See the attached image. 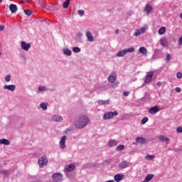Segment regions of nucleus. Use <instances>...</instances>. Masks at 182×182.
<instances>
[{
	"label": "nucleus",
	"mask_w": 182,
	"mask_h": 182,
	"mask_svg": "<svg viewBox=\"0 0 182 182\" xmlns=\"http://www.w3.org/2000/svg\"><path fill=\"white\" fill-rule=\"evenodd\" d=\"M6 82H11V75H6L5 77Z\"/></svg>",
	"instance_id": "obj_40"
},
{
	"label": "nucleus",
	"mask_w": 182,
	"mask_h": 182,
	"mask_svg": "<svg viewBox=\"0 0 182 182\" xmlns=\"http://www.w3.org/2000/svg\"><path fill=\"white\" fill-rule=\"evenodd\" d=\"M176 77H178V79H181L182 77V73H178L176 74Z\"/></svg>",
	"instance_id": "obj_42"
},
{
	"label": "nucleus",
	"mask_w": 182,
	"mask_h": 182,
	"mask_svg": "<svg viewBox=\"0 0 182 182\" xmlns=\"http://www.w3.org/2000/svg\"><path fill=\"white\" fill-rule=\"evenodd\" d=\"M154 75V73L153 71H149L145 77V80H144L145 83H150V82H151L153 79Z\"/></svg>",
	"instance_id": "obj_5"
},
{
	"label": "nucleus",
	"mask_w": 182,
	"mask_h": 182,
	"mask_svg": "<svg viewBox=\"0 0 182 182\" xmlns=\"http://www.w3.org/2000/svg\"><path fill=\"white\" fill-rule=\"evenodd\" d=\"M40 106L43 110H46L48 109V103H41Z\"/></svg>",
	"instance_id": "obj_30"
},
{
	"label": "nucleus",
	"mask_w": 182,
	"mask_h": 182,
	"mask_svg": "<svg viewBox=\"0 0 182 182\" xmlns=\"http://www.w3.org/2000/svg\"><path fill=\"white\" fill-rule=\"evenodd\" d=\"M108 80L110 82V83H114L116 81V73H112L108 77Z\"/></svg>",
	"instance_id": "obj_12"
},
{
	"label": "nucleus",
	"mask_w": 182,
	"mask_h": 182,
	"mask_svg": "<svg viewBox=\"0 0 182 182\" xmlns=\"http://www.w3.org/2000/svg\"><path fill=\"white\" fill-rule=\"evenodd\" d=\"M175 90H176V92L177 93H180V92H181V88H180V87H176V88L175 89Z\"/></svg>",
	"instance_id": "obj_45"
},
{
	"label": "nucleus",
	"mask_w": 182,
	"mask_h": 182,
	"mask_svg": "<svg viewBox=\"0 0 182 182\" xmlns=\"http://www.w3.org/2000/svg\"><path fill=\"white\" fill-rule=\"evenodd\" d=\"M75 164L67 165L65 167V170H66L68 173L70 171H73L75 170Z\"/></svg>",
	"instance_id": "obj_11"
},
{
	"label": "nucleus",
	"mask_w": 182,
	"mask_h": 182,
	"mask_svg": "<svg viewBox=\"0 0 182 182\" xmlns=\"http://www.w3.org/2000/svg\"><path fill=\"white\" fill-rule=\"evenodd\" d=\"M0 144H5V146H9V144H11V142L6 139H0Z\"/></svg>",
	"instance_id": "obj_20"
},
{
	"label": "nucleus",
	"mask_w": 182,
	"mask_h": 182,
	"mask_svg": "<svg viewBox=\"0 0 182 182\" xmlns=\"http://www.w3.org/2000/svg\"><path fill=\"white\" fill-rule=\"evenodd\" d=\"M0 56H1V53H0Z\"/></svg>",
	"instance_id": "obj_54"
},
{
	"label": "nucleus",
	"mask_w": 182,
	"mask_h": 182,
	"mask_svg": "<svg viewBox=\"0 0 182 182\" xmlns=\"http://www.w3.org/2000/svg\"><path fill=\"white\" fill-rule=\"evenodd\" d=\"M160 42H161V46H165V47L168 46V41L166 38V37L161 38Z\"/></svg>",
	"instance_id": "obj_10"
},
{
	"label": "nucleus",
	"mask_w": 182,
	"mask_h": 182,
	"mask_svg": "<svg viewBox=\"0 0 182 182\" xmlns=\"http://www.w3.org/2000/svg\"><path fill=\"white\" fill-rule=\"evenodd\" d=\"M141 35V33H140V31L138 30L134 33V36H140Z\"/></svg>",
	"instance_id": "obj_41"
},
{
	"label": "nucleus",
	"mask_w": 182,
	"mask_h": 182,
	"mask_svg": "<svg viewBox=\"0 0 182 182\" xmlns=\"http://www.w3.org/2000/svg\"><path fill=\"white\" fill-rule=\"evenodd\" d=\"M146 160H153L154 159V156H153V155H146Z\"/></svg>",
	"instance_id": "obj_36"
},
{
	"label": "nucleus",
	"mask_w": 182,
	"mask_h": 182,
	"mask_svg": "<svg viewBox=\"0 0 182 182\" xmlns=\"http://www.w3.org/2000/svg\"><path fill=\"white\" fill-rule=\"evenodd\" d=\"M130 166V163L127 161H124L119 163L120 168H126Z\"/></svg>",
	"instance_id": "obj_8"
},
{
	"label": "nucleus",
	"mask_w": 182,
	"mask_h": 182,
	"mask_svg": "<svg viewBox=\"0 0 182 182\" xmlns=\"http://www.w3.org/2000/svg\"><path fill=\"white\" fill-rule=\"evenodd\" d=\"M89 123V118L87 117L82 115L78 118V119L75 122V127L77 129H83L85 126H87Z\"/></svg>",
	"instance_id": "obj_1"
},
{
	"label": "nucleus",
	"mask_w": 182,
	"mask_h": 182,
	"mask_svg": "<svg viewBox=\"0 0 182 182\" xmlns=\"http://www.w3.org/2000/svg\"><path fill=\"white\" fill-rule=\"evenodd\" d=\"M4 89L14 92L15 90V89H16V86H15L14 85H4Z\"/></svg>",
	"instance_id": "obj_16"
},
{
	"label": "nucleus",
	"mask_w": 182,
	"mask_h": 182,
	"mask_svg": "<svg viewBox=\"0 0 182 182\" xmlns=\"http://www.w3.org/2000/svg\"><path fill=\"white\" fill-rule=\"evenodd\" d=\"M66 136H63L60 141V149H66Z\"/></svg>",
	"instance_id": "obj_7"
},
{
	"label": "nucleus",
	"mask_w": 182,
	"mask_h": 182,
	"mask_svg": "<svg viewBox=\"0 0 182 182\" xmlns=\"http://www.w3.org/2000/svg\"><path fill=\"white\" fill-rule=\"evenodd\" d=\"M21 49H23V50H26V51H28V50H29V49H31V44L26 43L24 41H21Z\"/></svg>",
	"instance_id": "obj_6"
},
{
	"label": "nucleus",
	"mask_w": 182,
	"mask_h": 182,
	"mask_svg": "<svg viewBox=\"0 0 182 182\" xmlns=\"http://www.w3.org/2000/svg\"><path fill=\"white\" fill-rule=\"evenodd\" d=\"M78 14L80 16H83L85 15V11L84 10H79Z\"/></svg>",
	"instance_id": "obj_38"
},
{
	"label": "nucleus",
	"mask_w": 182,
	"mask_h": 182,
	"mask_svg": "<svg viewBox=\"0 0 182 182\" xmlns=\"http://www.w3.org/2000/svg\"><path fill=\"white\" fill-rule=\"evenodd\" d=\"M125 51L127 52H129V53H132L133 52H134V47H131L129 48H127V49H125Z\"/></svg>",
	"instance_id": "obj_33"
},
{
	"label": "nucleus",
	"mask_w": 182,
	"mask_h": 182,
	"mask_svg": "<svg viewBox=\"0 0 182 182\" xmlns=\"http://www.w3.org/2000/svg\"><path fill=\"white\" fill-rule=\"evenodd\" d=\"M86 36L90 42H93V41H95L93 35H92V33H90V31L86 32Z\"/></svg>",
	"instance_id": "obj_18"
},
{
	"label": "nucleus",
	"mask_w": 182,
	"mask_h": 182,
	"mask_svg": "<svg viewBox=\"0 0 182 182\" xmlns=\"http://www.w3.org/2000/svg\"><path fill=\"white\" fill-rule=\"evenodd\" d=\"M126 53H127L126 50H122L117 53V56H118V58H122V56H124Z\"/></svg>",
	"instance_id": "obj_22"
},
{
	"label": "nucleus",
	"mask_w": 182,
	"mask_h": 182,
	"mask_svg": "<svg viewBox=\"0 0 182 182\" xmlns=\"http://www.w3.org/2000/svg\"><path fill=\"white\" fill-rule=\"evenodd\" d=\"M53 122H62V120H63V118L59 115H54L53 117Z\"/></svg>",
	"instance_id": "obj_21"
},
{
	"label": "nucleus",
	"mask_w": 182,
	"mask_h": 182,
	"mask_svg": "<svg viewBox=\"0 0 182 182\" xmlns=\"http://www.w3.org/2000/svg\"><path fill=\"white\" fill-rule=\"evenodd\" d=\"M73 50L75 53H79V52H80L79 47H74Z\"/></svg>",
	"instance_id": "obj_35"
},
{
	"label": "nucleus",
	"mask_w": 182,
	"mask_h": 182,
	"mask_svg": "<svg viewBox=\"0 0 182 182\" xmlns=\"http://www.w3.org/2000/svg\"><path fill=\"white\" fill-rule=\"evenodd\" d=\"M38 90H39V92H45V90H46V87H45L43 86H40L38 87Z\"/></svg>",
	"instance_id": "obj_37"
},
{
	"label": "nucleus",
	"mask_w": 182,
	"mask_h": 182,
	"mask_svg": "<svg viewBox=\"0 0 182 182\" xmlns=\"http://www.w3.org/2000/svg\"><path fill=\"white\" fill-rule=\"evenodd\" d=\"M65 55H67L68 56H70L72 55V51L68 48L64 50Z\"/></svg>",
	"instance_id": "obj_29"
},
{
	"label": "nucleus",
	"mask_w": 182,
	"mask_h": 182,
	"mask_svg": "<svg viewBox=\"0 0 182 182\" xmlns=\"http://www.w3.org/2000/svg\"><path fill=\"white\" fill-rule=\"evenodd\" d=\"M114 178L115 181L119 182V181H122V180H123V178H124V175L118 173L114 176Z\"/></svg>",
	"instance_id": "obj_13"
},
{
	"label": "nucleus",
	"mask_w": 182,
	"mask_h": 182,
	"mask_svg": "<svg viewBox=\"0 0 182 182\" xmlns=\"http://www.w3.org/2000/svg\"><path fill=\"white\" fill-rule=\"evenodd\" d=\"M179 45H182V37H181L178 40Z\"/></svg>",
	"instance_id": "obj_48"
},
{
	"label": "nucleus",
	"mask_w": 182,
	"mask_h": 182,
	"mask_svg": "<svg viewBox=\"0 0 182 182\" xmlns=\"http://www.w3.org/2000/svg\"><path fill=\"white\" fill-rule=\"evenodd\" d=\"M117 141L114 140V139H111L109 141V145L110 146V147H114V146H117Z\"/></svg>",
	"instance_id": "obj_24"
},
{
	"label": "nucleus",
	"mask_w": 182,
	"mask_h": 182,
	"mask_svg": "<svg viewBox=\"0 0 182 182\" xmlns=\"http://www.w3.org/2000/svg\"><path fill=\"white\" fill-rule=\"evenodd\" d=\"M24 14L28 16H31L32 15V11L29 9L24 10Z\"/></svg>",
	"instance_id": "obj_32"
},
{
	"label": "nucleus",
	"mask_w": 182,
	"mask_h": 182,
	"mask_svg": "<svg viewBox=\"0 0 182 182\" xmlns=\"http://www.w3.org/2000/svg\"><path fill=\"white\" fill-rule=\"evenodd\" d=\"M129 91H124V92H123V95H124V96H129Z\"/></svg>",
	"instance_id": "obj_46"
},
{
	"label": "nucleus",
	"mask_w": 182,
	"mask_h": 182,
	"mask_svg": "<svg viewBox=\"0 0 182 182\" xmlns=\"http://www.w3.org/2000/svg\"><path fill=\"white\" fill-rule=\"evenodd\" d=\"M180 18L182 19V13L180 14Z\"/></svg>",
	"instance_id": "obj_52"
},
{
	"label": "nucleus",
	"mask_w": 182,
	"mask_h": 182,
	"mask_svg": "<svg viewBox=\"0 0 182 182\" xmlns=\"http://www.w3.org/2000/svg\"><path fill=\"white\" fill-rule=\"evenodd\" d=\"M109 100H100L98 105H109Z\"/></svg>",
	"instance_id": "obj_28"
},
{
	"label": "nucleus",
	"mask_w": 182,
	"mask_h": 182,
	"mask_svg": "<svg viewBox=\"0 0 182 182\" xmlns=\"http://www.w3.org/2000/svg\"><path fill=\"white\" fill-rule=\"evenodd\" d=\"M9 9L11 14H15L18 11V7L15 4H10Z\"/></svg>",
	"instance_id": "obj_17"
},
{
	"label": "nucleus",
	"mask_w": 182,
	"mask_h": 182,
	"mask_svg": "<svg viewBox=\"0 0 182 182\" xmlns=\"http://www.w3.org/2000/svg\"><path fill=\"white\" fill-rule=\"evenodd\" d=\"M159 112H160V109L157 106H155L149 109V113H151V114H156V113Z\"/></svg>",
	"instance_id": "obj_9"
},
{
	"label": "nucleus",
	"mask_w": 182,
	"mask_h": 182,
	"mask_svg": "<svg viewBox=\"0 0 182 182\" xmlns=\"http://www.w3.org/2000/svg\"><path fill=\"white\" fill-rule=\"evenodd\" d=\"M136 143H140L141 144H146V138H143L141 136H138L136 139Z\"/></svg>",
	"instance_id": "obj_14"
},
{
	"label": "nucleus",
	"mask_w": 182,
	"mask_h": 182,
	"mask_svg": "<svg viewBox=\"0 0 182 182\" xmlns=\"http://www.w3.org/2000/svg\"><path fill=\"white\" fill-rule=\"evenodd\" d=\"M69 5H70V0H65V1L63 2V6L66 9V8H68Z\"/></svg>",
	"instance_id": "obj_26"
},
{
	"label": "nucleus",
	"mask_w": 182,
	"mask_h": 182,
	"mask_svg": "<svg viewBox=\"0 0 182 182\" xmlns=\"http://www.w3.org/2000/svg\"><path fill=\"white\" fill-rule=\"evenodd\" d=\"M151 11H153V7L150 4H146L144 12H146L148 15L149 14H151Z\"/></svg>",
	"instance_id": "obj_15"
},
{
	"label": "nucleus",
	"mask_w": 182,
	"mask_h": 182,
	"mask_svg": "<svg viewBox=\"0 0 182 182\" xmlns=\"http://www.w3.org/2000/svg\"><path fill=\"white\" fill-rule=\"evenodd\" d=\"M119 29H117V30H116V31H115V33H119Z\"/></svg>",
	"instance_id": "obj_50"
},
{
	"label": "nucleus",
	"mask_w": 182,
	"mask_h": 182,
	"mask_svg": "<svg viewBox=\"0 0 182 182\" xmlns=\"http://www.w3.org/2000/svg\"><path fill=\"white\" fill-rule=\"evenodd\" d=\"M170 59H171L170 54H167L166 58V60L167 63H168V62H170Z\"/></svg>",
	"instance_id": "obj_39"
},
{
	"label": "nucleus",
	"mask_w": 182,
	"mask_h": 182,
	"mask_svg": "<svg viewBox=\"0 0 182 182\" xmlns=\"http://www.w3.org/2000/svg\"><path fill=\"white\" fill-rule=\"evenodd\" d=\"M139 32L141 33H144V32H146V28H142L139 29Z\"/></svg>",
	"instance_id": "obj_44"
},
{
	"label": "nucleus",
	"mask_w": 182,
	"mask_h": 182,
	"mask_svg": "<svg viewBox=\"0 0 182 182\" xmlns=\"http://www.w3.org/2000/svg\"><path fill=\"white\" fill-rule=\"evenodd\" d=\"M147 122H149V118H147V117H145L141 119L142 124H146V123H147Z\"/></svg>",
	"instance_id": "obj_34"
},
{
	"label": "nucleus",
	"mask_w": 182,
	"mask_h": 182,
	"mask_svg": "<svg viewBox=\"0 0 182 182\" xmlns=\"http://www.w3.org/2000/svg\"><path fill=\"white\" fill-rule=\"evenodd\" d=\"M158 33L159 35H164L166 33V27L163 26L161 28H159Z\"/></svg>",
	"instance_id": "obj_25"
},
{
	"label": "nucleus",
	"mask_w": 182,
	"mask_h": 182,
	"mask_svg": "<svg viewBox=\"0 0 182 182\" xmlns=\"http://www.w3.org/2000/svg\"><path fill=\"white\" fill-rule=\"evenodd\" d=\"M154 177V174H148L146 176V177L145 178L144 182H149L151 180H152Z\"/></svg>",
	"instance_id": "obj_23"
},
{
	"label": "nucleus",
	"mask_w": 182,
	"mask_h": 182,
	"mask_svg": "<svg viewBox=\"0 0 182 182\" xmlns=\"http://www.w3.org/2000/svg\"><path fill=\"white\" fill-rule=\"evenodd\" d=\"M105 182H114V181H113V180H109V181H105Z\"/></svg>",
	"instance_id": "obj_51"
},
{
	"label": "nucleus",
	"mask_w": 182,
	"mask_h": 182,
	"mask_svg": "<svg viewBox=\"0 0 182 182\" xmlns=\"http://www.w3.org/2000/svg\"><path fill=\"white\" fill-rule=\"evenodd\" d=\"M156 85H158V87H160V86H161V82H158Z\"/></svg>",
	"instance_id": "obj_49"
},
{
	"label": "nucleus",
	"mask_w": 182,
	"mask_h": 182,
	"mask_svg": "<svg viewBox=\"0 0 182 182\" xmlns=\"http://www.w3.org/2000/svg\"><path fill=\"white\" fill-rule=\"evenodd\" d=\"M176 132L178 133H182V127H179L177 128Z\"/></svg>",
	"instance_id": "obj_43"
},
{
	"label": "nucleus",
	"mask_w": 182,
	"mask_h": 182,
	"mask_svg": "<svg viewBox=\"0 0 182 182\" xmlns=\"http://www.w3.org/2000/svg\"><path fill=\"white\" fill-rule=\"evenodd\" d=\"M119 112L117 111L108 112L103 115L104 120H109V119H112L114 116H117Z\"/></svg>",
	"instance_id": "obj_2"
},
{
	"label": "nucleus",
	"mask_w": 182,
	"mask_h": 182,
	"mask_svg": "<svg viewBox=\"0 0 182 182\" xmlns=\"http://www.w3.org/2000/svg\"><path fill=\"white\" fill-rule=\"evenodd\" d=\"M48 164V159H46V156H43L38 159V165L40 167H43V166H46Z\"/></svg>",
	"instance_id": "obj_4"
},
{
	"label": "nucleus",
	"mask_w": 182,
	"mask_h": 182,
	"mask_svg": "<svg viewBox=\"0 0 182 182\" xmlns=\"http://www.w3.org/2000/svg\"><path fill=\"white\" fill-rule=\"evenodd\" d=\"M4 29H5V26H2V25H0V32L4 31Z\"/></svg>",
	"instance_id": "obj_47"
},
{
	"label": "nucleus",
	"mask_w": 182,
	"mask_h": 182,
	"mask_svg": "<svg viewBox=\"0 0 182 182\" xmlns=\"http://www.w3.org/2000/svg\"><path fill=\"white\" fill-rule=\"evenodd\" d=\"M122 150H124V145H119L116 148L117 151H122Z\"/></svg>",
	"instance_id": "obj_31"
},
{
	"label": "nucleus",
	"mask_w": 182,
	"mask_h": 182,
	"mask_svg": "<svg viewBox=\"0 0 182 182\" xmlns=\"http://www.w3.org/2000/svg\"><path fill=\"white\" fill-rule=\"evenodd\" d=\"M159 140H160V141H166V143H168V141H169L168 138L166 137V136H164V135H161V136L159 137Z\"/></svg>",
	"instance_id": "obj_27"
},
{
	"label": "nucleus",
	"mask_w": 182,
	"mask_h": 182,
	"mask_svg": "<svg viewBox=\"0 0 182 182\" xmlns=\"http://www.w3.org/2000/svg\"><path fill=\"white\" fill-rule=\"evenodd\" d=\"M54 182H62L63 176L60 173H55L52 176Z\"/></svg>",
	"instance_id": "obj_3"
},
{
	"label": "nucleus",
	"mask_w": 182,
	"mask_h": 182,
	"mask_svg": "<svg viewBox=\"0 0 182 182\" xmlns=\"http://www.w3.org/2000/svg\"><path fill=\"white\" fill-rule=\"evenodd\" d=\"M0 2H2V0H0Z\"/></svg>",
	"instance_id": "obj_53"
},
{
	"label": "nucleus",
	"mask_w": 182,
	"mask_h": 182,
	"mask_svg": "<svg viewBox=\"0 0 182 182\" xmlns=\"http://www.w3.org/2000/svg\"><path fill=\"white\" fill-rule=\"evenodd\" d=\"M139 50L140 53L144 55V56H147V48H146V47H141Z\"/></svg>",
	"instance_id": "obj_19"
}]
</instances>
